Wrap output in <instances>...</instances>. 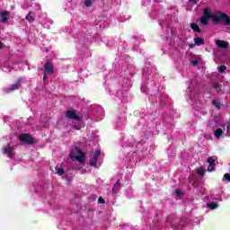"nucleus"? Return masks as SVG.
Returning a JSON list of instances; mask_svg holds the SVG:
<instances>
[{"mask_svg": "<svg viewBox=\"0 0 230 230\" xmlns=\"http://www.w3.org/2000/svg\"><path fill=\"white\" fill-rule=\"evenodd\" d=\"M9 139H11L10 142L7 143V146L3 147V154L7 155L9 159H12L13 161V164H18L19 160H17V156L15 155V153L13 150L17 148V141H22V143H26L27 145H31L35 143V139L31 137L29 134H22L19 137L13 136L9 137Z\"/></svg>", "mask_w": 230, "mask_h": 230, "instance_id": "nucleus-1", "label": "nucleus"}, {"mask_svg": "<svg viewBox=\"0 0 230 230\" xmlns=\"http://www.w3.org/2000/svg\"><path fill=\"white\" fill-rule=\"evenodd\" d=\"M211 19L213 22L217 24H225V26L230 25V19L227 14L220 13L218 11L212 12L211 9L206 8L204 10V15L200 18V22L204 26H208V22Z\"/></svg>", "mask_w": 230, "mask_h": 230, "instance_id": "nucleus-2", "label": "nucleus"}, {"mask_svg": "<svg viewBox=\"0 0 230 230\" xmlns=\"http://www.w3.org/2000/svg\"><path fill=\"white\" fill-rule=\"evenodd\" d=\"M193 82L191 81L190 85L186 90L187 101L196 111H200V93L199 92V87L193 85Z\"/></svg>", "mask_w": 230, "mask_h": 230, "instance_id": "nucleus-3", "label": "nucleus"}, {"mask_svg": "<svg viewBox=\"0 0 230 230\" xmlns=\"http://www.w3.org/2000/svg\"><path fill=\"white\" fill-rule=\"evenodd\" d=\"M216 139H224L230 137V123L221 124V128L214 129Z\"/></svg>", "mask_w": 230, "mask_h": 230, "instance_id": "nucleus-4", "label": "nucleus"}, {"mask_svg": "<svg viewBox=\"0 0 230 230\" xmlns=\"http://www.w3.org/2000/svg\"><path fill=\"white\" fill-rule=\"evenodd\" d=\"M66 118L68 119H74L75 122L72 123V128L75 130H80L82 128V117L76 114V111L70 110L66 112Z\"/></svg>", "mask_w": 230, "mask_h": 230, "instance_id": "nucleus-5", "label": "nucleus"}, {"mask_svg": "<svg viewBox=\"0 0 230 230\" xmlns=\"http://www.w3.org/2000/svg\"><path fill=\"white\" fill-rule=\"evenodd\" d=\"M70 159L79 163H85V155L78 147H75L70 153Z\"/></svg>", "mask_w": 230, "mask_h": 230, "instance_id": "nucleus-6", "label": "nucleus"}, {"mask_svg": "<svg viewBox=\"0 0 230 230\" xmlns=\"http://www.w3.org/2000/svg\"><path fill=\"white\" fill-rule=\"evenodd\" d=\"M219 200L220 199H218V197H217V195H211L208 198V200L207 205H206L207 209H208L209 211L218 209Z\"/></svg>", "mask_w": 230, "mask_h": 230, "instance_id": "nucleus-7", "label": "nucleus"}, {"mask_svg": "<svg viewBox=\"0 0 230 230\" xmlns=\"http://www.w3.org/2000/svg\"><path fill=\"white\" fill-rule=\"evenodd\" d=\"M167 222H170L171 226L175 230L182 229V224H184V221H179V219L173 218V217H168Z\"/></svg>", "mask_w": 230, "mask_h": 230, "instance_id": "nucleus-8", "label": "nucleus"}, {"mask_svg": "<svg viewBox=\"0 0 230 230\" xmlns=\"http://www.w3.org/2000/svg\"><path fill=\"white\" fill-rule=\"evenodd\" d=\"M99 155H102V151H100V149L91 153L90 166H96Z\"/></svg>", "mask_w": 230, "mask_h": 230, "instance_id": "nucleus-9", "label": "nucleus"}, {"mask_svg": "<svg viewBox=\"0 0 230 230\" xmlns=\"http://www.w3.org/2000/svg\"><path fill=\"white\" fill-rule=\"evenodd\" d=\"M53 73H54L53 63L47 61L44 66V75H43L44 80H46V76H48V75H53Z\"/></svg>", "mask_w": 230, "mask_h": 230, "instance_id": "nucleus-10", "label": "nucleus"}, {"mask_svg": "<svg viewBox=\"0 0 230 230\" xmlns=\"http://www.w3.org/2000/svg\"><path fill=\"white\" fill-rule=\"evenodd\" d=\"M21 78L18 79L17 83L14 84H11L8 87H5L4 89V93H13V91H17L19 89V87H21Z\"/></svg>", "mask_w": 230, "mask_h": 230, "instance_id": "nucleus-11", "label": "nucleus"}, {"mask_svg": "<svg viewBox=\"0 0 230 230\" xmlns=\"http://www.w3.org/2000/svg\"><path fill=\"white\" fill-rule=\"evenodd\" d=\"M10 21V12L8 11H2L0 12V22L3 24H6Z\"/></svg>", "mask_w": 230, "mask_h": 230, "instance_id": "nucleus-12", "label": "nucleus"}, {"mask_svg": "<svg viewBox=\"0 0 230 230\" xmlns=\"http://www.w3.org/2000/svg\"><path fill=\"white\" fill-rule=\"evenodd\" d=\"M206 42L202 38H194V43L190 44V48H195V46H204Z\"/></svg>", "mask_w": 230, "mask_h": 230, "instance_id": "nucleus-13", "label": "nucleus"}, {"mask_svg": "<svg viewBox=\"0 0 230 230\" xmlns=\"http://www.w3.org/2000/svg\"><path fill=\"white\" fill-rule=\"evenodd\" d=\"M216 46H217V48L226 49L229 48V42H227L226 40H217L216 41Z\"/></svg>", "mask_w": 230, "mask_h": 230, "instance_id": "nucleus-14", "label": "nucleus"}, {"mask_svg": "<svg viewBox=\"0 0 230 230\" xmlns=\"http://www.w3.org/2000/svg\"><path fill=\"white\" fill-rule=\"evenodd\" d=\"M127 152H128L127 158L128 159V161H130L131 163H136V157H137V154L128 149L127 150Z\"/></svg>", "mask_w": 230, "mask_h": 230, "instance_id": "nucleus-15", "label": "nucleus"}, {"mask_svg": "<svg viewBox=\"0 0 230 230\" xmlns=\"http://www.w3.org/2000/svg\"><path fill=\"white\" fill-rule=\"evenodd\" d=\"M117 96L121 100L122 103L128 102L127 93L125 92H117Z\"/></svg>", "mask_w": 230, "mask_h": 230, "instance_id": "nucleus-16", "label": "nucleus"}, {"mask_svg": "<svg viewBox=\"0 0 230 230\" xmlns=\"http://www.w3.org/2000/svg\"><path fill=\"white\" fill-rule=\"evenodd\" d=\"M40 22L42 24V26H44L45 28H49V26H51L53 24V20L49 19V18H45L40 20Z\"/></svg>", "mask_w": 230, "mask_h": 230, "instance_id": "nucleus-17", "label": "nucleus"}, {"mask_svg": "<svg viewBox=\"0 0 230 230\" xmlns=\"http://www.w3.org/2000/svg\"><path fill=\"white\" fill-rule=\"evenodd\" d=\"M211 89H214L216 93H223L222 85L218 83H213L211 85Z\"/></svg>", "mask_w": 230, "mask_h": 230, "instance_id": "nucleus-18", "label": "nucleus"}, {"mask_svg": "<svg viewBox=\"0 0 230 230\" xmlns=\"http://www.w3.org/2000/svg\"><path fill=\"white\" fill-rule=\"evenodd\" d=\"M125 125V119H118L115 122V127L117 128H123V126Z\"/></svg>", "mask_w": 230, "mask_h": 230, "instance_id": "nucleus-19", "label": "nucleus"}, {"mask_svg": "<svg viewBox=\"0 0 230 230\" xmlns=\"http://www.w3.org/2000/svg\"><path fill=\"white\" fill-rule=\"evenodd\" d=\"M26 21H28L29 22H33V21H35V14L32 12H30L26 17H25Z\"/></svg>", "mask_w": 230, "mask_h": 230, "instance_id": "nucleus-20", "label": "nucleus"}, {"mask_svg": "<svg viewBox=\"0 0 230 230\" xmlns=\"http://www.w3.org/2000/svg\"><path fill=\"white\" fill-rule=\"evenodd\" d=\"M190 28L193 30V31H196V33H200L201 30L200 27L197 23H190Z\"/></svg>", "mask_w": 230, "mask_h": 230, "instance_id": "nucleus-21", "label": "nucleus"}, {"mask_svg": "<svg viewBox=\"0 0 230 230\" xmlns=\"http://www.w3.org/2000/svg\"><path fill=\"white\" fill-rule=\"evenodd\" d=\"M93 3H94V0H84V4L86 8H91V6H93Z\"/></svg>", "mask_w": 230, "mask_h": 230, "instance_id": "nucleus-22", "label": "nucleus"}, {"mask_svg": "<svg viewBox=\"0 0 230 230\" xmlns=\"http://www.w3.org/2000/svg\"><path fill=\"white\" fill-rule=\"evenodd\" d=\"M213 105H215L217 107V109H221L222 108V102H220V101L218 100H214L212 102Z\"/></svg>", "mask_w": 230, "mask_h": 230, "instance_id": "nucleus-23", "label": "nucleus"}, {"mask_svg": "<svg viewBox=\"0 0 230 230\" xmlns=\"http://www.w3.org/2000/svg\"><path fill=\"white\" fill-rule=\"evenodd\" d=\"M118 190H119V181H118L114 184V186H113V188H112L113 193H118Z\"/></svg>", "mask_w": 230, "mask_h": 230, "instance_id": "nucleus-24", "label": "nucleus"}, {"mask_svg": "<svg viewBox=\"0 0 230 230\" xmlns=\"http://www.w3.org/2000/svg\"><path fill=\"white\" fill-rule=\"evenodd\" d=\"M56 171H57L58 175H64V168L58 167V166H56Z\"/></svg>", "mask_w": 230, "mask_h": 230, "instance_id": "nucleus-25", "label": "nucleus"}, {"mask_svg": "<svg viewBox=\"0 0 230 230\" xmlns=\"http://www.w3.org/2000/svg\"><path fill=\"white\" fill-rule=\"evenodd\" d=\"M223 182H230V173H226L222 179Z\"/></svg>", "mask_w": 230, "mask_h": 230, "instance_id": "nucleus-26", "label": "nucleus"}, {"mask_svg": "<svg viewBox=\"0 0 230 230\" xmlns=\"http://www.w3.org/2000/svg\"><path fill=\"white\" fill-rule=\"evenodd\" d=\"M2 71H4V73H12V67H8L6 66H3L2 67Z\"/></svg>", "mask_w": 230, "mask_h": 230, "instance_id": "nucleus-27", "label": "nucleus"}, {"mask_svg": "<svg viewBox=\"0 0 230 230\" xmlns=\"http://www.w3.org/2000/svg\"><path fill=\"white\" fill-rule=\"evenodd\" d=\"M123 141L125 143L122 145V146H125V147H127V146H134V144L132 142H128V141L125 140V138H123Z\"/></svg>", "mask_w": 230, "mask_h": 230, "instance_id": "nucleus-28", "label": "nucleus"}, {"mask_svg": "<svg viewBox=\"0 0 230 230\" xmlns=\"http://www.w3.org/2000/svg\"><path fill=\"white\" fill-rule=\"evenodd\" d=\"M197 173H198L199 175H201V177H202V176H204V173H206V171H204V170L202 169V167H199V168H198V170H197Z\"/></svg>", "mask_w": 230, "mask_h": 230, "instance_id": "nucleus-29", "label": "nucleus"}, {"mask_svg": "<svg viewBox=\"0 0 230 230\" xmlns=\"http://www.w3.org/2000/svg\"><path fill=\"white\" fill-rule=\"evenodd\" d=\"M148 75H150V68H144L143 70V75L144 76H148Z\"/></svg>", "mask_w": 230, "mask_h": 230, "instance_id": "nucleus-30", "label": "nucleus"}, {"mask_svg": "<svg viewBox=\"0 0 230 230\" xmlns=\"http://www.w3.org/2000/svg\"><path fill=\"white\" fill-rule=\"evenodd\" d=\"M226 69H227V67L226 66H218V68H217L218 73H224L226 71Z\"/></svg>", "mask_w": 230, "mask_h": 230, "instance_id": "nucleus-31", "label": "nucleus"}, {"mask_svg": "<svg viewBox=\"0 0 230 230\" xmlns=\"http://www.w3.org/2000/svg\"><path fill=\"white\" fill-rule=\"evenodd\" d=\"M217 119L215 120H209L208 121V127H217Z\"/></svg>", "mask_w": 230, "mask_h": 230, "instance_id": "nucleus-32", "label": "nucleus"}, {"mask_svg": "<svg viewBox=\"0 0 230 230\" xmlns=\"http://www.w3.org/2000/svg\"><path fill=\"white\" fill-rule=\"evenodd\" d=\"M215 170V164H209L208 172H213Z\"/></svg>", "mask_w": 230, "mask_h": 230, "instance_id": "nucleus-33", "label": "nucleus"}, {"mask_svg": "<svg viewBox=\"0 0 230 230\" xmlns=\"http://www.w3.org/2000/svg\"><path fill=\"white\" fill-rule=\"evenodd\" d=\"M200 61L199 60V59H192L191 61H190V64H192V66H199V63Z\"/></svg>", "mask_w": 230, "mask_h": 230, "instance_id": "nucleus-34", "label": "nucleus"}, {"mask_svg": "<svg viewBox=\"0 0 230 230\" xmlns=\"http://www.w3.org/2000/svg\"><path fill=\"white\" fill-rule=\"evenodd\" d=\"M164 98H166V95L162 96L160 99V102H161V103H164H164H166V102H168V99H166V101H164Z\"/></svg>", "mask_w": 230, "mask_h": 230, "instance_id": "nucleus-35", "label": "nucleus"}, {"mask_svg": "<svg viewBox=\"0 0 230 230\" xmlns=\"http://www.w3.org/2000/svg\"><path fill=\"white\" fill-rule=\"evenodd\" d=\"M208 164H215V160L213 159V157H209L208 159Z\"/></svg>", "mask_w": 230, "mask_h": 230, "instance_id": "nucleus-36", "label": "nucleus"}, {"mask_svg": "<svg viewBox=\"0 0 230 230\" xmlns=\"http://www.w3.org/2000/svg\"><path fill=\"white\" fill-rule=\"evenodd\" d=\"M99 204H105V199L103 198L100 197L98 199Z\"/></svg>", "mask_w": 230, "mask_h": 230, "instance_id": "nucleus-37", "label": "nucleus"}, {"mask_svg": "<svg viewBox=\"0 0 230 230\" xmlns=\"http://www.w3.org/2000/svg\"><path fill=\"white\" fill-rule=\"evenodd\" d=\"M77 39H79L80 42H85V40L84 39L83 36H77Z\"/></svg>", "mask_w": 230, "mask_h": 230, "instance_id": "nucleus-38", "label": "nucleus"}, {"mask_svg": "<svg viewBox=\"0 0 230 230\" xmlns=\"http://www.w3.org/2000/svg\"><path fill=\"white\" fill-rule=\"evenodd\" d=\"M175 193H176L177 197H180L182 195V192L179 190H176Z\"/></svg>", "mask_w": 230, "mask_h": 230, "instance_id": "nucleus-39", "label": "nucleus"}, {"mask_svg": "<svg viewBox=\"0 0 230 230\" xmlns=\"http://www.w3.org/2000/svg\"><path fill=\"white\" fill-rule=\"evenodd\" d=\"M190 183L192 184V186H195V184H193V176H190L189 178Z\"/></svg>", "mask_w": 230, "mask_h": 230, "instance_id": "nucleus-40", "label": "nucleus"}, {"mask_svg": "<svg viewBox=\"0 0 230 230\" xmlns=\"http://www.w3.org/2000/svg\"><path fill=\"white\" fill-rule=\"evenodd\" d=\"M13 69H15V71H17V69H21V66H17V65H13Z\"/></svg>", "mask_w": 230, "mask_h": 230, "instance_id": "nucleus-41", "label": "nucleus"}, {"mask_svg": "<svg viewBox=\"0 0 230 230\" xmlns=\"http://www.w3.org/2000/svg\"><path fill=\"white\" fill-rule=\"evenodd\" d=\"M141 92H142V93H146V91H145V86H142V87H141Z\"/></svg>", "mask_w": 230, "mask_h": 230, "instance_id": "nucleus-42", "label": "nucleus"}, {"mask_svg": "<svg viewBox=\"0 0 230 230\" xmlns=\"http://www.w3.org/2000/svg\"><path fill=\"white\" fill-rule=\"evenodd\" d=\"M191 3H194V4H197V0H190Z\"/></svg>", "mask_w": 230, "mask_h": 230, "instance_id": "nucleus-43", "label": "nucleus"}, {"mask_svg": "<svg viewBox=\"0 0 230 230\" xmlns=\"http://www.w3.org/2000/svg\"><path fill=\"white\" fill-rule=\"evenodd\" d=\"M153 98H155V96H154V95H151V96L149 97V100H152Z\"/></svg>", "mask_w": 230, "mask_h": 230, "instance_id": "nucleus-44", "label": "nucleus"}, {"mask_svg": "<svg viewBox=\"0 0 230 230\" xmlns=\"http://www.w3.org/2000/svg\"><path fill=\"white\" fill-rule=\"evenodd\" d=\"M3 48V43L0 41V49Z\"/></svg>", "mask_w": 230, "mask_h": 230, "instance_id": "nucleus-45", "label": "nucleus"}, {"mask_svg": "<svg viewBox=\"0 0 230 230\" xmlns=\"http://www.w3.org/2000/svg\"><path fill=\"white\" fill-rule=\"evenodd\" d=\"M225 64H228V65H229V63H228V62H225Z\"/></svg>", "mask_w": 230, "mask_h": 230, "instance_id": "nucleus-46", "label": "nucleus"}]
</instances>
